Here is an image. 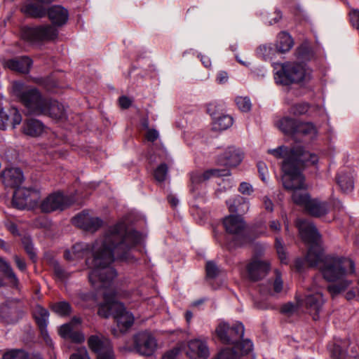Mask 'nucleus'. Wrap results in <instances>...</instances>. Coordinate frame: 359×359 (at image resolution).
I'll list each match as a JSON object with an SVG mask.
<instances>
[{"mask_svg": "<svg viewBox=\"0 0 359 359\" xmlns=\"http://www.w3.org/2000/svg\"><path fill=\"white\" fill-rule=\"evenodd\" d=\"M142 236L138 231H127L125 224L118 223L110 227L93 244L77 243L71 250L65 252L67 260L80 259L92 252V257L86 259V265L91 269L89 281L95 288L107 287L116 276V271L110 264L116 258L128 260L130 250L140 243Z\"/></svg>", "mask_w": 359, "mask_h": 359, "instance_id": "obj_1", "label": "nucleus"}, {"mask_svg": "<svg viewBox=\"0 0 359 359\" xmlns=\"http://www.w3.org/2000/svg\"><path fill=\"white\" fill-rule=\"evenodd\" d=\"M297 226L302 240L311 245L305 258L308 265L317 266L323 278L332 283L327 290L332 296L344 291L351 283L348 277L355 273L354 262L339 255L324 256L320 245V235L311 222L298 219Z\"/></svg>", "mask_w": 359, "mask_h": 359, "instance_id": "obj_2", "label": "nucleus"}, {"mask_svg": "<svg viewBox=\"0 0 359 359\" xmlns=\"http://www.w3.org/2000/svg\"><path fill=\"white\" fill-rule=\"evenodd\" d=\"M269 153L277 158H283L282 163V182L285 189L292 190L293 202L302 207L311 215L320 217L327 212L326 205L317 200H311L305 191L304 177L302 174V168L304 164H315L318 162V156L302 147L288 149L280 146L271 149Z\"/></svg>", "mask_w": 359, "mask_h": 359, "instance_id": "obj_3", "label": "nucleus"}, {"mask_svg": "<svg viewBox=\"0 0 359 359\" xmlns=\"http://www.w3.org/2000/svg\"><path fill=\"white\" fill-rule=\"evenodd\" d=\"M12 90L31 114L46 115L55 120H62L66 117L65 106L59 102L41 96L35 88H27L20 81H14Z\"/></svg>", "mask_w": 359, "mask_h": 359, "instance_id": "obj_4", "label": "nucleus"}, {"mask_svg": "<svg viewBox=\"0 0 359 359\" xmlns=\"http://www.w3.org/2000/svg\"><path fill=\"white\" fill-rule=\"evenodd\" d=\"M112 284L113 280L107 287L96 288L97 290H104L102 294L104 303L100 306L98 314L104 318L113 316L120 330L125 332L133 325L134 317L131 313L126 310L122 303L116 299V293L112 287Z\"/></svg>", "mask_w": 359, "mask_h": 359, "instance_id": "obj_5", "label": "nucleus"}, {"mask_svg": "<svg viewBox=\"0 0 359 359\" xmlns=\"http://www.w3.org/2000/svg\"><path fill=\"white\" fill-rule=\"evenodd\" d=\"M311 76V70L304 63L288 62L280 65L275 74V79L278 83L289 85L308 81Z\"/></svg>", "mask_w": 359, "mask_h": 359, "instance_id": "obj_6", "label": "nucleus"}, {"mask_svg": "<svg viewBox=\"0 0 359 359\" xmlns=\"http://www.w3.org/2000/svg\"><path fill=\"white\" fill-rule=\"evenodd\" d=\"M215 333L222 343L232 344L235 348H245L246 341L243 339L245 326L242 323L222 322L217 327Z\"/></svg>", "mask_w": 359, "mask_h": 359, "instance_id": "obj_7", "label": "nucleus"}, {"mask_svg": "<svg viewBox=\"0 0 359 359\" xmlns=\"http://www.w3.org/2000/svg\"><path fill=\"white\" fill-rule=\"evenodd\" d=\"M248 248H250L253 252L251 261L248 263V280L256 281L266 276L271 269V264L262 257L264 250L262 245H250L248 243Z\"/></svg>", "mask_w": 359, "mask_h": 359, "instance_id": "obj_8", "label": "nucleus"}, {"mask_svg": "<svg viewBox=\"0 0 359 359\" xmlns=\"http://www.w3.org/2000/svg\"><path fill=\"white\" fill-rule=\"evenodd\" d=\"M223 226L226 232L231 236L235 246H241L247 241V225L244 217L231 215L223 219Z\"/></svg>", "mask_w": 359, "mask_h": 359, "instance_id": "obj_9", "label": "nucleus"}, {"mask_svg": "<svg viewBox=\"0 0 359 359\" xmlns=\"http://www.w3.org/2000/svg\"><path fill=\"white\" fill-rule=\"evenodd\" d=\"M57 29L54 26L49 25L35 27H24L21 32L22 38L33 44L54 40L57 38Z\"/></svg>", "mask_w": 359, "mask_h": 359, "instance_id": "obj_10", "label": "nucleus"}, {"mask_svg": "<svg viewBox=\"0 0 359 359\" xmlns=\"http://www.w3.org/2000/svg\"><path fill=\"white\" fill-rule=\"evenodd\" d=\"M318 280H320V278H314L313 285L307 291L304 301L298 298L297 299L298 304L302 305L303 304L302 302H304L306 308L309 312H314L315 313L320 311L325 302L321 292L323 285L318 283Z\"/></svg>", "mask_w": 359, "mask_h": 359, "instance_id": "obj_11", "label": "nucleus"}, {"mask_svg": "<svg viewBox=\"0 0 359 359\" xmlns=\"http://www.w3.org/2000/svg\"><path fill=\"white\" fill-rule=\"evenodd\" d=\"M74 203V198L72 196H65L61 192H55L42 201L40 208L43 212L62 211Z\"/></svg>", "mask_w": 359, "mask_h": 359, "instance_id": "obj_12", "label": "nucleus"}, {"mask_svg": "<svg viewBox=\"0 0 359 359\" xmlns=\"http://www.w3.org/2000/svg\"><path fill=\"white\" fill-rule=\"evenodd\" d=\"M88 345L93 352L97 353V359H114L111 344L102 334L89 337Z\"/></svg>", "mask_w": 359, "mask_h": 359, "instance_id": "obj_13", "label": "nucleus"}, {"mask_svg": "<svg viewBox=\"0 0 359 359\" xmlns=\"http://www.w3.org/2000/svg\"><path fill=\"white\" fill-rule=\"evenodd\" d=\"M134 347L136 351L145 356L151 355L158 348L155 337L149 332H142L134 337Z\"/></svg>", "mask_w": 359, "mask_h": 359, "instance_id": "obj_14", "label": "nucleus"}, {"mask_svg": "<svg viewBox=\"0 0 359 359\" xmlns=\"http://www.w3.org/2000/svg\"><path fill=\"white\" fill-rule=\"evenodd\" d=\"M72 222L75 226L92 233L97 231L104 224L101 218L94 215L87 210H83L76 215Z\"/></svg>", "mask_w": 359, "mask_h": 359, "instance_id": "obj_15", "label": "nucleus"}, {"mask_svg": "<svg viewBox=\"0 0 359 359\" xmlns=\"http://www.w3.org/2000/svg\"><path fill=\"white\" fill-rule=\"evenodd\" d=\"M332 354L335 359L356 358L359 355V345L357 341L345 340L334 345Z\"/></svg>", "mask_w": 359, "mask_h": 359, "instance_id": "obj_16", "label": "nucleus"}, {"mask_svg": "<svg viewBox=\"0 0 359 359\" xmlns=\"http://www.w3.org/2000/svg\"><path fill=\"white\" fill-rule=\"evenodd\" d=\"M186 354L190 359H207L210 355L207 341L201 339L189 340L187 342Z\"/></svg>", "mask_w": 359, "mask_h": 359, "instance_id": "obj_17", "label": "nucleus"}, {"mask_svg": "<svg viewBox=\"0 0 359 359\" xmlns=\"http://www.w3.org/2000/svg\"><path fill=\"white\" fill-rule=\"evenodd\" d=\"M229 175V171L226 169H210L205 171L204 172H193L190 175V180L191 182V191H194L197 188V185L200 183L209 180L212 177H221L227 176Z\"/></svg>", "mask_w": 359, "mask_h": 359, "instance_id": "obj_18", "label": "nucleus"}, {"mask_svg": "<svg viewBox=\"0 0 359 359\" xmlns=\"http://www.w3.org/2000/svg\"><path fill=\"white\" fill-rule=\"evenodd\" d=\"M3 65L11 71L27 74L32 65V60L29 57L22 56L5 60Z\"/></svg>", "mask_w": 359, "mask_h": 359, "instance_id": "obj_19", "label": "nucleus"}, {"mask_svg": "<svg viewBox=\"0 0 359 359\" xmlns=\"http://www.w3.org/2000/svg\"><path fill=\"white\" fill-rule=\"evenodd\" d=\"M3 183L6 187H20L24 180L22 172L18 168L5 169L1 173Z\"/></svg>", "mask_w": 359, "mask_h": 359, "instance_id": "obj_20", "label": "nucleus"}, {"mask_svg": "<svg viewBox=\"0 0 359 359\" xmlns=\"http://www.w3.org/2000/svg\"><path fill=\"white\" fill-rule=\"evenodd\" d=\"M22 121V116L16 108L12 107L8 111L0 110V129L5 130L9 123L13 128L19 125Z\"/></svg>", "mask_w": 359, "mask_h": 359, "instance_id": "obj_21", "label": "nucleus"}, {"mask_svg": "<svg viewBox=\"0 0 359 359\" xmlns=\"http://www.w3.org/2000/svg\"><path fill=\"white\" fill-rule=\"evenodd\" d=\"M47 15L54 26L62 27L69 19L68 11L60 6H53L48 8Z\"/></svg>", "mask_w": 359, "mask_h": 359, "instance_id": "obj_22", "label": "nucleus"}, {"mask_svg": "<svg viewBox=\"0 0 359 359\" xmlns=\"http://www.w3.org/2000/svg\"><path fill=\"white\" fill-rule=\"evenodd\" d=\"M60 335L66 339H70L72 342L81 344L85 341V336L73 326V322L62 325L59 330Z\"/></svg>", "mask_w": 359, "mask_h": 359, "instance_id": "obj_23", "label": "nucleus"}, {"mask_svg": "<svg viewBox=\"0 0 359 359\" xmlns=\"http://www.w3.org/2000/svg\"><path fill=\"white\" fill-rule=\"evenodd\" d=\"M46 127L39 120L30 118L26 120L22 126V133L32 137H37L45 133Z\"/></svg>", "mask_w": 359, "mask_h": 359, "instance_id": "obj_24", "label": "nucleus"}, {"mask_svg": "<svg viewBox=\"0 0 359 359\" xmlns=\"http://www.w3.org/2000/svg\"><path fill=\"white\" fill-rule=\"evenodd\" d=\"M32 191L25 187L15 189L13 196V205L18 209H24L28 203Z\"/></svg>", "mask_w": 359, "mask_h": 359, "instance_id": "obj_25", "label": "nucleus"}, {"mask_svg": "<svg viewBox=\"0 0 359 359\" xmlns=\"http://www.w3.org/2000/svg\"><path fill=\"white\" fill-rule=\"evenodd\" d=\"M299 121L288 116L283 117L276 122V127L283 133L294 135L297 133Z\"/></svg>", "mask_w": 359, "mask_h": 359, "instance_id": "obj_26", "label": "nucleus"}, {"mask_svg": "<svg viewBox=\"0 0 359 359\" xmlns=\"http://www.w3.org/2000/svg\"><path fill=\"white\" fill-rule=\"evenodd\" d=\"M0 271L7 278L10 283L15 287L18 285V279L14 273L10 264L6 262L3 258L0 257ZM4 285V281L0 276V287Z\"/></svg>", "mask_w": 359, "mask_h": 359, "instance_id": "obj_27", "label": "nucleus"}, {"mask_svg": "<svg viewBox=\"0 0 359 359\" xmlns=\"http://www.w3.org/2000/svg\"><path fill=\"white\" fill-rule=\"evenodd\" d=\"M294 41L292 36L285 32L278 34L276 41V50L279 53L289 51L293 46Z\"/></svg>", "mask_w": 359, "mask_h": 359, "instance_id": "obj_28", "label": "nucleus"}, {"mask_svg": "<svg viewBox=\"0 0 359 359\" xmlns=\"http://www.w3.org/2000/svg\"><path fill=\"white\" fill-rule=\"evenodd\" d=\"M224 161L222 163L228 166H236L242 160L240 151L233 147H229L224 154Z\"/></svg>", "mask_w": 359, "mask_h": 359, "instance_id": "obj_29", "label": "nucleus"}, {"mask_svg": "<svg viewBox=\"0 0 359 359\" xmlns=\"http://www.w3.org/2000/svg\"><path fill=\"white\" fill-rule=\"evenodd\" d=\"M247 354V350L241 347L233 348H226L222 350L217 355L216 359H238L241 356Z\"/></svg>", "mask_w": 359, "mask_h": 359, "instance_id": "obj_30", "label": "nucleus"}, {"mask_svg": "<svg viewBox=\"0 0 359 359\" xmlns=\"http://www.w3.org/2000/svg\"><path fill=\"white\" fill-rule=\"evenodd\" d=\"M34 317L42 333L46 332L48 319V311L41 306H37L34 310Z\"/></svg>", "mask_w": 359, "mask_h": 359, "instance_id": "obj_31", "label": "nucleus"}, {"mask_svg": "<svg viewBox=\"0 0 359 359\" xmlns=\"http://www.w3.org/2000/svg\"><path fill=\"white\" fill-rule=\"evenodd\" d=\"M233 123L232 118L229 115L222 114L213 118L212 130L216 131L224 130Z\"/></svg>", "mask_w": 359, "mask_h": 359, "instance_id": "obj_32", "label": "nucleus"}, {"mask_svg": "<svg viewBox=\"0 0 359 359\" xmlns=\"http://www.w3.org/2000/svg\"><path fill=\"white\" fill-rule=\"evenodd\" d=\"M318 130L316 126L311 122H299L297 126V134H302L304 136H308L310 138L316 137Z\"/></svg>", "mask_w": 359, "mask_h": 359, "instance_id": "obj_33", "label": "nucleus"}, {"mask_svg": "<svg viewBox=\"0 0 359 359\" xmlns=\"http://www.w3.org/2000/svg\"><path fill=\"white\" fill-rule=\"evenodd\" d=\"M22 11L25 14L34 18H41L46 14V12L42 6H39L34 3L26 4L22 8Z\"/></svg>", "mask_w": 359, "mask_h": 359, "instance_id": "obj_34", "label": "nucleus"}, {"mask_svg": "<svg viewBox=\"0 0 359 359\" xmlns=\"http://www.w3.org/2000/svg\"><path fill=\"white\" fill-rule=\"evenodd\" d=\"M277 52L276 48H274L271 44L262 45L257 50V55L265 60H272Z\"/></svg>", "mask_w": 359, "mask_h": 359, "instance_id": "obj_35", "label": "nucleus"}, {"mask_svg": "<svg viewBox=\"0 0 359 359\" xmlns=\"http://www.w3.org/2000/svg\"><path fill=\"white\" fill-rule=\"evenodd\" d=\"M275 248L276 250L277 255L278 258L282 264H287L288 257L287 254L285 250V245L281 240V238L276 237L275 241Z\"/></svg>", "mask_w": 359, "mask_h": 359, "instance_id": "obj_36", "label": "nucleus"}, {"mask_svg": "<svg viewBox=\"0 0 359 359\" xmlns=\"http://www.w3.org/2000/svg\"><path fill=\"white\" fill-rule=\"evenodd\" d=\"M52 309L61 316L69 315L72 311L70 304L67 302H60L53 304Z\"/></svg>", "mask_w": 359, "mask_h": 359, "instance_id": "obj_37", "label": "nucleus"}, {"mask_svg": "<svg viewBox=\"0 0 359 359\" xmlns=\"http://www.w3.org/2000/svg\"><path fill=\"white\" fill-rule=\"evenodd\" d=\"M245 203L243 196H237L233 198H231L226 201L230 212H239L241 210V206Z\"/></svg>", "mask_w": 359, "mask_h": 359, "instance_id": "obj_38", "label": "nucleus"}, {"mask_svg": "<svg viewBox=\"0 0 359 359\" xmlns=\"http://www.w3.org/2000/svg\"><path fill=\"white\" fill-rule=\"evenodd\" d=\"M337 183L345 193H348L353 189V182L350 177L339 176L337 178Z\"/></svg>", "mask_w": 359, "mask_h": 359, "instance_id": "obj_39", "label": "nucleus"}, {"mask_svg": "<svg viewBox=\"0 0 359 359\" xmlns=\"http://www.w3.org/2000/svg\"><path fill=\"white\" fill-rule=\"evenodd\" d=\"M223 104L217 102H212L207 105V111L213 118L219 116L220 112L223 111Z\"/></svg>", "mask_w": 359, "mask_h": 359, "instance_id": "obj_40", "label": "nucleus"}, {"mask_svg": "<svg viewBox=\"0 0 359 359\" xmlns=\"http://www.w3.org/2000/svg\"><path fill=\"white\" fill-rule=\"evenodd\" d=\"M309 110V105L306 103H298L292 105L290 109V114L300 116L306 114Z\"/></svg>", "mask_w": 359, "mask_h": 359, "instance_id": "obj_41", "label": "nucleus"}, {"mask_svg": "<svg viewBox=\"0 0 359 359\" xmlns=\"http://www.w3.org/2000/svg\"><path fill=\"white\" fill-rule=\"evenodd\" d=\"M168 166L166 164H161L154 171V177L158 182H163L165 180L168 174Z\"/></svg>", "mask_w": 359, "mask_h": 359, "instance_id": "obj_42", "label": "nucleus"}, {"mask_svg": "<svg viewBox=\"0 0 359 359\" xmlns=\"http://www.w3.org/2000/svg\"><path fill=\"white\" fill-rule=\"evenodd\" d=\"M27 354L22 350H13L4 355V359H27Z\"/></svg>", "mask_w": 359, "mask_h": 359, "instance_id": "obj_43", "label": "nucleus"}, {"mask_svg": "<svg viewBox=\"0 0 359 359\" xmlns=\"http://www.w3.org/2000/svg\"><path fill=\"white\" fill-rule=\"evenodd\" d=\"M53 270L55 275L60 280H65L69 276V274L57 262L53 263Z\"/></svg>", "mask_w": 359, "mask_h": 359, "instance_id": "obj_44", "label": "nucleus"}, {"mask_svg": "<svg viewBox=\"0 0 359 359\" xmlns=\"http://www.w3.org/2000/svg\"><path fill=\"white\" fill-rule=\"evenodd\" d=\"M274 273L276 278L273 284V291L279 293L283 290V281L281 278V273L278 270H275Z\"/></svg>", "mask_w": 359, "mask_h": 359, "instance_id": "obj_45", "label": "nucleus"}, {"mask_svg": "<svg viewBox=\"0 0 359 359\" xmlns=\"http://www.w3.org/2000/svg\"><path fill=\"white\" fill-rule=\"evenodd\" d=\"M69 359H90V358L86 348L80 347L71 354Z\"/></svg>", "mask_w": 359, "mask_h": 359, "instance_id": "obj_46", "label": "nucleus"}, {"mask_svg": "<svg viewBox=\"0 0 359 359\" xmlns=\"http://www.w3.org/2000/svg\"><path fill=\"white\" fill-rule=\"evenodd\" d=\"M219 272L218 267L213 262H208L206 264V273L209 278H215Z\"/></svg>", "mask_w": 359, "mask_h": 359, "instance_id": "obj_47", "label": "nucleus"}, {"mask_svg": "<svg viewBox=\"0 0 359 359\" xmlns=\"http://www.w3.org/2000/svg\"><path fill=\"white\" fill-rule=\"evenodd\" d=\"M235 102L238 109L243 111H247V97L238 96L235 99Z\"/></svg>", "mask_w": 359, "mask_h": 359, "instance_id": "obj_48", "label": "nucleus"}, {"mask_svg": "<svg viewBox=\"0 0 359 359\" xmlns=\"http://www.w3.org/2000/svg\"><path fill=\"white\" fill-rule=\"evenodd\" d=\"M350 20L353 27L359 29V11L354 10L350 13Z\"/></svg>", "mask_w": 359, "mask_h": 359, "instance_id": "obj_49", "label": "nucleus"}, {"mask_svg": "<svg viewBox=\"0 0 359 359\" xmlns=\"http://www.w3.org/2000/svg\"><path fill=\"white\" fill-rule=\"evenodd\" d=\"M180 352V348L178 347H175L172 348V350L168 351L165 353L163 356L162 357V359H176L177 356L179 355Z\"/></svg>", "mask_w": 359, "mask_h": 359, "instance_id": "obj_50", "label": "nucleus"}, {"mask_svg": "<svg viewBox=\"0 0 359 359\" xmlns=\"http://www.w3.org/2000/svg\"><path fill=\"white\" fill-rule=\"evenodd\" d=\"M158 132L155 129H149L146 134V138L148 141L154 142L158 137Z\"/></svg>", "mask_w": 359, "mask_h": 359, "instance_id": "obj_51", "label": "nucleus"}, {"mask_svg": "<svg viewBox=\"0 0 359 359\" xmlns=\"http://www.w3.org/2000/svg\"><path fill=\"white\" fill-rule=\"evenodd\" d=\"M297 310V307L292 303H287L283 306L281 312L285 314H290Z\"/></svg>", "mask_w": 359, "mask_h": 359, "instance_id": "obj_52", "label": "nucleus"}, {"mask_svg": "<svg viewBox=\"0 0 359 359\" xmlns=\"http://www.w3.org/2000/svg\"><path fill=\"white\" fill-rule=\"evenodd\" d=\"M258 171L262 181H266V175L267 174V168L264 163H259L257 164Z\"/></svg>", "mask_w": 359, "mask_h": 359, "instance_id": "obj_53", "label": "nucleus"}, {"mask_svg": "<svg viewBox=\"0 0 359 359\" xmlns=\"http://www.w3.org/2000/svg\"><path fill=\"white\" fill-rule=\"evenodd\" d=\"M228 79V74L224 71H220L217 75L216 80L217 83L223 84L227 82Z\"/></svg>", "mask_w": 359, "mask_h": 359, "instance_id": "obj_54", "label": "nucleus"}, {"mask_svg": "<svg viewBox=\"0 0 359 359\" xmlns=\"http://www.w3.org/2000/svg\"><path fill=\"white\" fill-rule=\"evenodd\" d=\"M14 260H15V262L17 266L18 267V269L20 271H24L26 270V264H25L24 259L20 258L18 255H15L14 257Z\"/></svg>", "mask_w": 359, "mask_h": 359, "instance_id": "obj_55", "label": "nucleus"}, {"mask_svg": "<svg viewBox=\"0 0 359 359\" xmlns=\"http://www.w3.org/2000/svg\"><path fill=\"white\" fill-rule=\"evenodd\" d=\"M118 101L121 107L123 109H128L131 104L130 100L126 96L121 97Z\"/></svg>", "mask_w": 359, "mask_h": 359, "instance_id": "obj_56", "label": "nucleus"}, {"mask_svg": "<svg viewBox=\"0 0 359 359\" xmlns=\"http://www.w3.org/2000/svg\"><path fill=\"white\" fill-rule=\"evenodd\" d=\"M274 15L273 18H271L269 20V23L270 25H273L277 23L282 18V13L279 10H276L273 13Z\"/></svg>", "mask_w": 359, "mask_h": 359, "instance_id": "obj_57", "label": "nucleus"}, {"mask_svg": "<svg viewBox=\"0 0 359 359\" xmlns=\"http://www.w3.org/2000/svg\"><path fill=\"white\" fill-rule=\"evenodd\" d=\"M25 249L32 259H34L36 257L34 249L31 243H28L25 244Z\"/></svg>", "mask_w": 359, "mask_h": 359, "instance_id": "obj_58", "label": "nucleus"}, {"mask_svg": "<svg viewBox=\"0 0 359 359\" xmlns=\"http://www.w3.org/2000/svg\"><path fill=\"white\" fill-rule=\"evenodd\" d=\"M270 229L274 232H278L280 230V223L278 220H273L269 223Z\"/></svg>", "mask_w": 359, "mask_h": 359, "instance_id": "obj_59", "label": "nucleus"}, {"mask_svg": "<svg viewBox=\"0 0 359 359\" xmlns=\"http://www.w3.org/2000/svg\"><path fill=\"white\" fill-rule=\"evenodd\" d=\"M6 226L7 229L13 233L16 234L18 233V226L17 225L13 222H8L6 224Z\"/></svg>", "mask_w": 359, "mask_h": 359, "instance_id": "obj_60", "label": "nucleus"}, {"mask_svg": "<svg viewBox=\"0 0 359 359\" xmlns=\"http://www.w3.org/2000/svg\"><path fill=\"white\" fill-rule=\"evenodd\" d=\"M264 204L265 206V208L269 211L273 210V203L272 201L269 199L268 198H265L264 200Z\"/></svg>", "mask_w": 359, "mask_h": 359, "instance_id": "obj_61", "label": "nucleus"}, {"mask_svg": "<svg viewBox=\"0 0 359 359\" xmlns=\"http://www.w3.org/2000/svg\"><path fill=\"white\" fill-rule=\"evenodd\" d=\"M201 60L202 62V63L203 64V65L205 67H210L211 65V62H210V60L209 57H206V56H204V55H201Z\"/></svg>", "mask_w": 359, "mask_h": 359, "instance_id": "obj_62", "label": "nucleus"}, {"mask_svg": "<svg viewBox=\"0 0 359 359\" xmlns=\"http://www.w3.org/2000/svg\"><path fill=\"white\" fill-rule=\"evenodd\" d=\"M252 346V344L250 340H248V359H255V355L252 353L251 347Z\"/></svg>", "mask_w": 359, "mask_h": 359, "instance_id": "obj_63", "label": "nucleus"}, {"mask_svg": "<svg viewBox=\"0 0 359 359\" xmlns=\"http://www.w3.org/2000/svg\"><path fill=\"white\" fill-rule=\"evenodd\" d=\"M168 199L170 204L173 207L178 204V200L175 196H168Z\"/></svg>", "mask_w": 359, "mask_h": 359, "instance_id": "obj_64", "label": "nucleus"}]
</instances>
